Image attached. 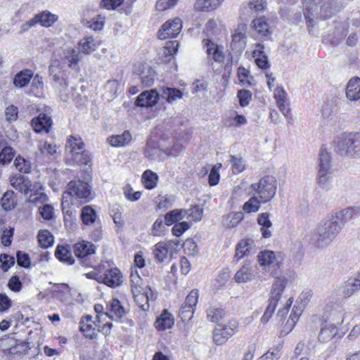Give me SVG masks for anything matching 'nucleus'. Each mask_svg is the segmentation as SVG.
<instances>
[{
	"label": "nucleus",
	"mask_w": 360,
	"mask_h": 360,
	"mask_svg": "<svg viewBox=\"0 0 360 360\" xmlns=\"http://www.w3.org/2000/svg\"><path fill=\"white\" fill-rule=\"evenodd\" d=\"M161 150L158 143L153 140H148L144 150L145 156L151 160H156L159 158Z\"/></svg>",
	"instance_id": "41"
},
{
	"label": "nucleus",
	"mask_w": 360,
	"mask_h": 360,
	"mask_svg": "<svg viewBox=\"0 0 360 360\" xmlns=\"http://www.w3.org/2000/svg\"><path fill=\"white\" fill-rule=\"evenodd\" d=\"M37 238L39 245L43 248L51 247L54 242L53 236L46 229L39 231Z\"/></svg>",
	"instance_id": "49"
},
{
	"label": "nucleus",
	"mask_w": 360,
	"mask_h": 360,
	"mask_svg": "<svg viewBox=\"0 0 360 360\" xmlns=\"http://www.w3.org/2000/svg\"><path fill=\"white\" fill-rule=\"evenodd\" d=\"M59 19L58 15L52 13L51 11L45 10L37 13L32 19L27 22V25L32 27L37 24H39L44 27H50L54 25Z\"/></svg>",
	"instance_id": "16"
},
{
	"label": "nucleus",
	"mask_w": 360,
	"mask_h": 360,
	"mask_svg": "<svg viewBox=\"0 0 360 360\" xmlns=\"http://www.w3.org/2000/svg\"><path fill=\"white\" fill-rule=\"evenodd\" d=\"M221 167V164H217L212 167L208 176V183L211 186L218 184L220 179L219 170Z\"/></svg>",
	"instance_id": "60"
},
{
	"label": "nucleus",
	"mask_w": 360,
	"mask_h": 360,
	"mask_svg": "<svg viewBox=\"0 0 360 360\" xmlns=\"http://www.w3.org/2000/svg\"><path fill=\"white\" fill-rule=\"evenodd\" d=\"M320 4L319 18L321 20L330 18L344 8L342 0H322Z\"/></svg>",
	"instance_id": "15"
},
{
	"label": "nucleus",
	"mask_w": 360,
	"mask_h": 360,
	"mask_svg": "<svg viewBox=\"0 0 360 360\" xmlns=\"http://www.w3.org/2000/svg\"><path fill=\"white\" fill-rule=\"evenodd\" d=\"M252 186L257 191L261 201L266 202L270 201L276 194V180L272 176H266Z\"/></svg>",
	"instance_id": "7"
},
{
	"label": "nucleus",
	"mask_w": 360,
	"mask_h": 360,
	"mask_svg": "<svg viewBox=\"0 0 360 360\" xmlns=\"http://www.w3.org/2000/svg\"><path fill=\"white\" fill-rule=\"evenodd\" d=\"M169 252V250L166 247L164 241L159 242L154 246L153 254L158 262H164Z\"/></svg>",
	"instance_id": "50"
},
{
	"label": "nucleus",
	"mask_w": 360,
	"mask_h": 360,
	"mask_svg": "<svg viewBox=\"0 0 360 360\" xmlns=\"http://www.w3.org/2000/svg\"><path fill=\"white\" fill-rule=\"evenodd\" d=\"M183 212H186L184 209H175L166 213L165 215V225L171 226L179 222L184 218Z\"/></svg>",
	"instance_id": "46"
},
{
	"label": "nucleus",
	"mask_w": 360,
	"mask_h": 360,
	"mask_svg": "<svg viewBox=\"0 0 360 360\" xmlns=\"http://www.w3.org/2000/svg\"><path fill=\"white\" fill-rule=\"evenodd\" d=\"M44 186L37 182H32L24 176V214H30L34 207H38L41 217L50 220L53 218V207L46 204L49 198L44 192Z\"/></svg>",
	"instance_id": "1"
},
{
	"label": "nucleus",
	"mask_w": 360,
	"mask_h": 360,
	"mask_svg": "<svg viewBox=\"0 0 360 360\" xmlns=\"http://www.w3.org/2000/svg\"><path fill=\"white\" fill-rule=\"evenodd\" d=\"M174 323V319L172 314L165 309L162 313L157 318L155 323V328L158 330H165L170 329Z\"/></svg>",
	"instance_id": "30"
},
{
	"label": "nucleus",
	"mask_w": 360,
	"mask_h": 360,
	"mask_svg": "<svg viewBox=\"0 0 360 360\" xmlns=\"http://www.w3.org/2000/svg\"><path fill=\"white\" fill-rule=\"evenodd\" d=\"M53 120L51 116L41 112L38 116L32 118L31 126L37 134H49L52 128Z\"/></svg>",
	"instance_id": "18"
},
{
	"label": "nucleus",
	"mask_w": 360,
	"mask_h": 360,
	"mask_svg": "<svg viewBox=\"0 0 360 360\" xmlns=\"http://www.w3.org/2000/svg\"><path fill=\"white\" fill-rule=\"evenodd\" d=\"M257 268L250 262H245L241 268L237 271L234 276L236 283H244L253 281L257 274Z\"/></svg>",
	"instance_id": "19"
},
{
	"label": "nucleus",
	"mask_w": 360,
	"mask_h": 360,
	"mask_svg": "<svg viewBox=\"0 0 360 360\" xmlns=\"http://www.w3.org/2000/svg\"><path fill=\"white\" fill-rule=\"evenodd\" d=\"M287 279L283 276L277 277L272 285L271 296L269 298H274L279 302L281 295L286 287Z\"/></svg>",
	"instance_id": "34"
},
{
	"label": "nucleus",
	"mask_w": 360,
	"mask_h": 360,
	"mask_svg": "<svg viewBox=\"0 0 360 360\" xmlns=\"http://www.w3.org/2000/svg\"><path fill=\"white\" fill-rule=\"evenodd\" d=\"M84 143L79 136H70L65 145V151L68 157L76 164L87 165L91 158L89 153L84 149Z\"/></svg>",
	"instance_id": "5"
},
{
	"label": "nucleus",
	"mask_w": 360,
	"mask_h": 360,
	"mask_svg": "<svg viewBox=\"0 0 360 360\" xmlns=\"http://www.w3.org/2000/svg\"><path fill=\"white\" fill-rule=\"evenodd\" d=\"M44 83L38 74L34 75L31 70L24 69V92L39 97L42 94Z\"/></svg>",
	"instance_id": "8"
},
{
	"label": "nucleus",
	"mask_w": 360,
	"mask_h": 360,
	"mask_svg": "<svg viewBox=\"0 0 360 360\" xmlns=\"http://www.w3.org/2000/svg\"><path fill=\"white\" fill-rule=\"evenodd\" d=\"M267 8L266 0H249L243 3L240 6V18L247 20L249 17H253L259 13L263 12Z\"/></svg>",
	"instance_id": "12"
},
{
	"label": "nucleus",
	"mask_w": 360,
	"mask_h": 360,
	"mask_svg": "<svg viewBox=\"0 0 360 360\" xmlns=\"http://www.w3.org/2000/svg\"><path fill=\"white\" fill-rule=\"evenodd\" d=\"M246 25L239 24L232 35L231 48L236 51H240L245 45Z\"/></svg>",
	"instance_id": "23"
},
{
	"label": "nucleus",
	"mask_w": 360,
	"mask_h": 360,
	"mask_svg": "<svg viewBox=\"0 0 360 360\" xmlns=\"http://www.w3.org/2000/svg\"><path fill=\"white\" fill-rule=\"evenodd\" d=\"M160 97V94L155 89L145 91L137 96L135 103L137 106L152 107L158 103Z\"/></svg>",
	"instance_id": "21"
},
{
	"label": "nucleus",
	"mask_w": 360,
	"mask_h": 360,
	"mask_svg": "<svg viewBox=\"0 0 360 360\" xmlns=\"http://www.w3.org/2000/svg\"><path fill=\"white\" fill-rule=\"evenodd\" d=\"M80 217L82 222L86 226L93 224L97 219L96 212L91 205H86L82 208Z\"/></svg>",
	"instance_id": "45"
},
{
	"label": "nucleus",
	"mask_w": 360,
	"mask_h": 360,
	"mask_svg": "<svg viewBox=\"0 0 360 360\" xmlns=\"http://www.w3.org/2000/svg\"><path fill=\"white\" fill-rule=\"evenodd\" d=\"M346 96L350 101H357L360 98V78H352L346 88Z\"/></svg>",
	"instance_id": "31"
},
{
	"label": "nucleus",
	"mask_w": 360,
	"mask_h": 360,
	"mask_svg": "<svg viewBox=\"0 0 360 360\" xmlns=\"http://www.w3.org/2000/svg\"><path fill=\"white\" fill-rule=\"evenodd\" d=\"M225 316V311L223 309L210 307L207 310V319L214 323H218Z\"/></svg>",
	"instance_id": "51"
},
{
	"label": "nucleus",
	"mask_w": 360,
	"mask_h": 360,
	"mask_svg": "<svg viewBox=\"0 0 360 360\" xmlns=\"http://www.w3.org/2000/svg\"><path fill=\"white\" fill-rule=\"evenodd\" d=\"M82 58V55L79 49H68L65 52V58L71 68H75L77 66Z\"/></svg>",
	"instance_id": "48"
},
{
	"label": "nucleus",
	"mask_w": 360,
	"mask_h": 360,
	"mask_svg": "<svg viewBox=\"0 0 360 360\" xmlns=\"http://www.w3.org/2000/svg\"><path fill=\"white\" fill-rule=\"evenodd\" d=\"M182 28V20L179 18H174L172 20L165 22L159 30L158 35L159 39H165L169 37H176Z\"/></svg>",
	"instance_id": "14"
},
{
	"label": "nucleus",
	"mask_w": 360,
	"mask_h": 360,
	"mask_svg": "<svg viewBox=\"0 0 360 360\" xmlns=\"http://www.w3.org/2000/svg\"><path fill=\"white\" fill-rule=\"evenodd\" d=\"M40 353L39 345L32 344L28 341H24V355H27L30 359L35 358Z\"/></svg>",
	"instance_id": "59"
},
{
	"label": "nucleus",
	"mask_w": 360,
	"mask_h": 360,
	"mask_svg": "<svg viewBox=\"0 0 360 360\" xmlns=\"http://www.w3.org/2000/svg\"><path fill=\"white\" fill-rule=\"evenodd\" d=\"M179 43L177 41H169L166 43L164 47V55L168 58L167 60H170L174 54L178 51Z\"/></svg>",
	"instance_id": "58"
},
{
	"label": "nucleus",
	"mask_w": 360,
	"mask_h": 360,
	"mask_svg": "<svg viewBox=\"0 0 360 360\" xmlns=\"http://www.w3.org/2000/svg\"><path fill=\"white\" fill-rule=\"evenodd\" d=\"M341 229V224L330 217L318 226L311 238V243L317 248L326 247L335 239Z\"/></svg>",
	"instance_id": "2"
},
{
	"label": "nucleus",
	"mask_w": 360,
	"mask_h": 360,
	"mask_svg": "<svg viewBox=\"0 0 360 360\" xmlns=\"http://www.w3.org/2000/svg\"><path fill=\"white\" fill-rule=\"evenodd\" d=\"M360 213V207H349L335 212L331 217L341 224L342 227L346 222L352 219L354 216Z\"/></svg>",
	"instance_id": "26"
},
{
	"label": "nucleus",
	"mask_w": 360,
	"mask_h": 360,
	"mask_svg": "<svg viewBox=\"0 0 360 360\" xmlns=\"http://www.w3.org/2000/svg\"><path fill=\"white\" fill-rule=\"evenodd\" d=\"M206 52L209 57L212 58L215 62L221 63L224 59V53L220 51L217 45L212 43L210 39H204Z\"/></svg>",
	"instance_id": "35"
},
{
	"label": "nucleus",
	"mask_w": 360,
	"mask_h": 360,
	"mask_svg": "<svg viewBox=\"0 0 360 360\" xmlns=\"http://www.w3.org/2000/svg\"><path fill=\"white\" fill-rule=\"evenodd\" d=\"M257 222L262 226L261 232L262 237L264 238H270L271 232L269 230V228L271 227L272 223L269 220V214L266 212L259 214L257 217Z\"/></svg>",
	"instance_id": "43"
},
{
	"label": "nucleus",
	"mask_w": 360,
	"mask_h": 360,
	"mask_svg": "<svg viewBox=\"0 0 360 360\" xmlns=\"http://www.w3.org/2000/svg\"><path fill=\"white\" fill-rule=\"evenodd\" d=\"M79 324L80 331L83 333L86 338L94 339L96 337V328L99 327V326L92 320L91 316L86 315L82 317ZM97 330L99 331L100 330L98 328Z\"/></svg>",
	"instance_id": "22"
},
{
	"label": "nucleus",
	"mask_w": 360,
	"mask_h": 360,
	"mask_svg": "<svg viewBox=\"0 0 360 360\" xmlns=\"http://www.w3.org/2000/svg\"><path fill=\"white\" fill-rule=\"evenodd\" d=\"M338 328L333 323H327L321 329L319 334V340L322 342H327L338 335Z\"/></svg>",
	"instance_id": "36"
},
{
	"label": "nucleus",
	"mask_w": 360,
	"mask_h": 360,
	"mask_svg": "<svg viewBox=\"0 0 360 360\" xmlns=\"http://www.w3.org/2000/svg\"><path fill=\"white\" fill-rule=\"evenodd\" d=\"M304 7V16L306 20L307 26L309 32H311V29L315 25L314 12L316 11V5L320 4L322 0H301Z\"/></svg>",
	"instance_id": "20"
},
{
	"label": "nucleus",
	"mask_w": 360,
	"mask_h": 360,
	"mask_svg": "<svg viewBox=\"0 0 360 360\" xmlns=\"http://www.w3.org/2000/svg\"><path fill=\"white\" fill-rule=\"evenodd\" d=\"M97 44L93 37H86L79 43V50L84 54H89L96 49Z\"/></svg>",
	"instance_id": "47"
},
{
	"label": "nucleus",
	"mask_w": 360,
	"mask_h": 360,
	"mask_svg": "<svg viewBox=\"0 0 360 360\" xmlns=\"http://www.w3.org/2000/svg\"><path fill=\"white\" fill-rule=\"evenodd\" d=\"M257 259L259 265L271 275L276 274L281 271L283 259L280 253L276 255L271 250H264L258 254Z\"/></svg>",
	"instance_id": "6"
},
{
	"label": "nucleus",
	"mask_w": 360,
	"mask_h": 360,
	"mask_svg": "<svg viewBox=\"0 0 360 360\" xmlns=\"http://www.w3.org/2000/svg\"><path fill=\"white\" fill-rule=\"evenodd\" d=\"M360 290V271L346 281L342 285V295L347 298Z\"/></svg>",
	"instance_id": "28"
},
{
	"label": "nucleus",
	"mask_w": 360,
	"mask_h": 360,
	"mask_svg": "<svg viewBox=\"0 0 360 360\" xmlns=\"http://www.w3.org/2000/svg\"><path fill=\"white\" fill-rule=\"evenodd\" d=\"M74 202L62 196L61 208L63 214V221L67 226L68 223L71 224L76 217V210L73 207Z\"/></svg>",
	"instance_id": "29"
},
{
	"label": "nucleus",
	"mask_w": 360,
	"mask_h": 360,
	"mask_svg": "<svg viewBox=\"0 0 360 360\" xmlns=\"http://www.w3.org/2000/svg\"><path fill=\"white\" fill-rule=\"evenodd\" d=\"M238 77L240 83L245 86H250L252 82L249 79L250 72L244 67H239L238 69Z\"/></svg>",
	"instance_id": "63"
},
{
	"label": "nucleus",
	"mask_w": 360,
	"mask_h": 360,
	"mask_svg": "<svg viewBox=\"0 0 360 360\" xmlns=\"http://www.w3.org/2000/svg\"><path fill=\"white\" fill-rule=\"evenodd\" d=\"M127 311L122 306L120 300L112 299L107 305V311L104 314L111 319H120L126 316Z\"/></svg>",
	"instance_id": "24"
},
{
	"label": "nucleus",
	"mask_w": 360,
	"mask_h": 360,
	"mask_svg": "<svg viewBox=\"0 0 360 360\" xmlns=\"http://www.w3.org/2000/svg\"><path fill=\"white\" fill-rule=\"evenodd\" d=\"M137 71L139 72L138 75L143 86L148 87L154 84L156 72L153 68L148 65H143Z\"/></svg>",
	"instance_id": "27"
},
{
	"label": "nucleus",
	"mask_w": 360,
	"mask_h": 360,
	"mask_svg": "<svg viewBox=\"0 0 360 360\" xmlns=\"http://www.w3.org/2000/svg\"><path fill=\"white\" fill-rule=\"evenodd\" d=\"M278 301L274 300V298L269 299V304L266 307V309L261 318V321L263 323H267L270 318L272 316L273 314L275 311V309L277 307Z\"/></svg>",
	"instance_id": "55"
},
{
	"label": "nucleus",
	"mask_w": 360,
	"mask_h": 360,
	"mask_svg": "<svg viewBox=\"0 0 360 360\" xmlns=\"http://www.w3.org/2000/svg\"><path fill=\"white\" fill-rule=\"evenodd\" d=\"M254 241L251 239H243L236 245L235 257L237 260L248 255L253 247Z\"/></svg>",
	"instance_id": "38"
},
{
	"label": "nucleus",
	"mask_w": 360,
	"mask_h": 360,
	"mask_svg": "<svg viewBox=\"0 0 360 360\" xmlns=\"http://www.w3.org/2000/svg\"><path fill=\"white\" fill-rule=\"evenodd\" d=\"M15 257L6 253H2L0 255V266L4 271H7L8 269L14 265Z\"/></svg>",
	"instance_id": "57"
},
{
	"label": "nucleus",
	"mask_w": 360,
	"mask_h": 360,
	"mask_svg": "<svg viewBox=\"0 0 360 360\" xmlns=\"http://www.w3.org/2000/svg\"><path fill=\"white\" fill-rule=\"evenodd\" d=\"M191 227L187 221H181L176 223L172 229V233L176 237L181 236L186 231Z\"/></svg>",
	"instance_id": "64"
},
{
	"label": "nucleus",
	"mask_w": 360,
	"mask_h": 360,
	"mask_svg": "<svg viewBox=\"0 0 360 360\" xmlns=\"http://www.w3.org/2000/svg\"><path fill=\"white\" fill-rule=\"evenodd\" d=\"M330 172L319 171L317 172L316 181L319 186L326 190H329L330 188V177L329 174Z\"/></svg>",
	"instance_id": "54"
},
{
	"label": "nucleus",
	"mask_w": 360,
	"mask_h": 360,
	"mask_svg": "<svg viewBox=\"0 0 360 360\" xmlns=\"http://www.w3.org/2000/svg\"><path fill=\"white\" fill-rule=\"evenodd\" d=\"M198 300V290H192L186 297L184 304L179 309V316L183 322L188 323L192 319Z\"/></svg>",
	"instance_id": "11"
},
{
	"label": "nucleus",
	"mask_w": 360,
	"mask_h": 360,
	"mask_svg": "<svg viewBox=\"0 0 360 360\" xmlns=\"http://www.w3.org/2000/svg\"><path fill=\"white\" fill-rule=\"evenodd\" d=\"M2 208L8 211L14 208L15 202L14 198V193L11 191H6L1 199Z\"/></svg>",
	"instance_id": "52"
},
{
	"label": "nucleus",
	"mask_w": 360,
	"mask_h": 360,
	"mask_svg": "<svg viewBox=\"0 0 360 360\" xmlns=\"http://www.w3.org/2000/svg\"><path fill=\"white\" fill-rule=\"evenodd\" d=\"M132 137L129 131L126 130L122 134L112 135L108 138V141L113 147H124L131 141Z\"/></svg>",
	"instance_id": "32"
},
{
	"label": "nucleus",
	"mask_w": 360,
	"mask_h": 360,
	"mask_svg": "<svg viewBox=\"0 0 360 360\" xmlns=\"http://www.w3.org/2000/svg\"><path fill=\"white\" fill-rule=\"evenodd\" d=\"M56 145L48 143L46 141L40 142L39 145V153H37V155L47 156L49 155H53L56 153Z\"/></svg>",
	"instance_id": "53"
},
{
	"label": "nucleus",
	"mask_w": 360,
	"mask_h": 360,
	"mask_svg": "<svg viewBox=\"0 0 360 360\" xmlns=\"http://www.w3.org/2000/svg\"><path fill=\"white\" fill-rule=\"evenodd\" d=\"M274 98L277 106L288 120L289 124L292 123V115L291 114L289 104L287 103V93L283 86H277L274 90Z\"/></svg>",
	"instance_id": "17"
},
{
	"label": "nucleus",
	"mask_w": 360,
	"mask_h": 360,
	"mask_svg": "<svg viewBox=\"0 0 360 360\" xmlns=\"http://www.w3.org/2000/svg\"><path fill=\"white\" fill-rule=\"evenodd\" d=\"M158 179V174L150 169H146L143 173L141 177L144 187L148 190L153 189L156 187Z\"/></svg>",
	"instance_id": "44"
},
{
	"label": "nucleus",
	"mask_w": 360,
	"mask_h": 360,
	"mask_svg": "<svg viewBox=\"0 0 360 360\" xmlns=\"http://www.w3.org/2000/svg\"><path fill=\"white\" fill-rule=\"evenodd\" d=\"M10 347L7 349L11 359L18 360L22 357V342L12 334L6 339Z\"/></svg>",
	"instance_id": "25"
},
{
	"label": "nucleus",
	"mask_w": 360,
	"mask_h": 360,
	"mask_svg": "<svg viewBox=\"0 0 360 360\" xmlns=\"http://www.w3.org/2000/svg\"><path fill=\"white\" fill-rule=\"evenodd\" d=\"M260 207V200L257 197H251L244 205L243 210L246 212H256Z\"/></svg>",
	"instance_id": "62"
},
{
	"label": "nucleus",
	"mask_w": 360,
	"mask_h": 360,
	"mask_svg": "<svg viewBox=\"0 0 360 360\" xmlns=\"http://www.w3.org/2000/svg\"><path fill=\"white\" fill-rule=\"evenodd\" d=\"M254 30L261 37H266L270 34L269 25L264 18H258L252 22Z\"/></svg>",
	"instance_id": "42"
},
{
	"label": "nucleus",
	"mask_w": 360,
	"mask_h": 360,
	"mask_svg": "<svg viewBox=\"0 0 360 360\" xmlns=\"http://www.w3.org/2000/svg\"><path fill=\"white\" fill-rule=\"evenodd\" d=\"M122 274L117 268L106 269L103 274L96 276V281L110 288H116L122 283Z\"/></svg>",
	"instance_id": "13"
},
{
	"label": "nucleus",
	"mask_w": 360,
	"mask_h": 360,
	"mask_svg": "<svg viewBox=\"0 0 360 360\" xmlns=\"http://www.w3.org/2000/svg\"><path fill=\"white\" fill-rule=\"evenodd\" d=\"M56 257L61 262L71 265L75 263L70 250L68 247L58 245L55 251Z\"/></svg>",
	"instance_id": "39"
},
{
	"label": "nucleus",
	"mask_w": 360,
	"mask_h": 360,
	"mask_svg": "<svg viewBox=\"0 0 360 360\" xmlns=\"http://www.w3.org/2000/svg\"><path fill=\"white\" fill-rule=\"evenodd\" d=\"M96 246L91 242L87 240L77 242L72 247L75 256L84 266H91L89 257L96 253Z\"/></svg>",
	"instance_id": "9"
},
{
	"label": "nucleus",
	"mask_w": 360,
	"mask_h": 360,
	"mask_svg": "<svg viewBox=\"0 0 360 360\" xmlns=\"http://www.w3.org/2000/svg\"><path fill=\"white\" fill-rule=\"evenodd\" d=\"M224 0H196L194 7L198 11H210L218 8Z\"/></svg>",
	"instance_id": "40"
},
{
	"label": "nucleus",
	"mask_w": 360,
	"mask_h": 360,
	"mask_svg": "<svg viewBox=\"0 0 360 360\" xmlns=\"http://www.w3.org/2000/svg\"><path fill=\"white\" fill-rule=\"evenodd\" d=\"M63 196L73 202L77 200L80 203H86L94 198L92 186L89 182L79 179L71 181L67 184Z\"/></svg>",
	"instance_id": "3"
},
{
	"label": "nucleus",
	"mask_w": 360,
	"mask_h": 360,
	"mask_svg": "<svg viewBox=\"0 0 360 360\" xmlns=\"http://www.w3.org/2000/svg\"><path fill=\"white\" fill-rule=\"evenodd\" d=\"M185 212H183L184 217L188 215L195 221L201 220L203 214L202 208L200 207L198 205H193L188 210H185Z\"/></svg>",
	"instance_id": "56"
},
{
	"label": "nucleus",
	"mask_w": 360,
	"mask_h": 360,
	"mask_svg": "<svg viewBox=\"0 0 360 360\" xmlns=\"http://www.w3.org/2000/svg\"><path fill=\"white\" fill-rule=\"evenodd\" d=\"M230 162L233 174H239L245 169V162L242 158L231 155Z\"/></svg>",
	"instance_id": "61"
},
{
	"label": "nucleus",
	"mask_w": 360,
	"mask_h": 360,
	"mask_svg": "<svg viewBox=\"0 0 360 360\" xmlns=\"http://www.w3.org/2000/svg\"><path fill=\"white\" fill-rule=\"evenodd\" d=\"M238 328V323L235 320L230 321L225 325H217L213 331L214 342L218 345L225 344L237 332Z\"/></svg>",
	"instance_id": "10"
},
{
	"label": "nucleus",
	"mask_w": 360,
	"mask_h": 360,
	"mask_svg": "<svg viewBox=\"0 0 360 360\" xmlns=\"http://www.w3.org/2000/svg\"><path fill=\"white\" fill-rule=\"evenodd\" d=\"M182 96L183 92L176 88L166 86L160 89V97L169 103L176 102V100L181 98Z\"/></svg>",
	"instance_id": "33"
},
{
	"label": "nucleus",
	"mask_w": 360,
	"mask_h": 360,
	"mask_svg": "<svg viewBox=\"0 0 360 360\" xmlns=\"http://www.w3.org/2000/svg\"><path fill=\"white\" fill-rule=\"evenodd\" d=\"M335 143V151L340 155L360 158V133L343 134Z\"/></svg>",
	"instance_id": "4"
},
{
	"label": "nucleus",
	"mask_w": 360,
	"mask_h": 360,
	"mask_svg": "<svg viewBox=\"0 0 360 360\" xmlns=\"http://www.w3.org/2000/svg\"><path fill=\"white\" fill-rule=\"evenodd\" d=\"M319 171L330 172L331 171V156L326 148L321 147L319 151Z\"/></svg>",
	"instance_id": "37"
}]
</instances>
